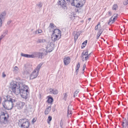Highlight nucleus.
<instances>
[{"label":"nucleus","instance_id":"nucleus-34","mask_svg":"<svg viewBox=\"0 0 128 128\" xmlns=\"http://www.w3.org/2000/svg\"><path fill=\"white\" fill-rule=\"evenodd\" d=\"M18 68L17 66H15L14 68L13 71L16 72L18 71Z\"/></svg>","mask_w":128,"mask_h":128},{"label":"nucleus","instance_id":"nucleus-28","mask_svg":"<svg viewBox=\"0 0 128 128\" xmlns=\"http://www.w3.org/2000/svg\"><path fill=\"white\" fill-rule=\"evenodd\" d=\"M87 40H85L83 43L82 44V46L83 48H84L86 45L87 43Z\"/></svg>","mask_w":128,"mask_h":128},{"label":"nucleus","instance_id":"nucleus-40","mask_svg":"<svg viewBox=\"0 0 128 128\" xmlns=\"http://www.w3.org/2000/svg\"><path fill=\"white\" fill-rule=\"evenodd\" d=\"M67 95L66 93H65L64 94V99L65 100H66V98L67 97Z\"/></svg>","mask_w":128,"mask_h":128},{"label":"nucleus","instance_id":"nucleus-7","mask_svg":"<svg viewBox=\"0 0 128 128\" xmlns=\"http://www.w3.org/2000/svg\"><path fill=\"white\" fill-rule=\"evenodd\" d=\"M6 15V12L5 11L2 12L0 15V28L2 26V22L4 20Z\"/></svg>","mask_w":128,"mask_h":128},{"label":"nucleus","instance_id":"nucleus-11","mask_svg":"<svg viewBox=\"0 0 128 128\" xmlns=\"http://www.w3.org/2000/svg\"><path fill=\"white\" fill-rule=\"evenodd\" d=\"M73 108H72L71 106L69 105L68 107V115L67 116L68 118L70 117L72 114V110Z\"/></svg>","mask_w":128,"mask_h":128},{"label":"nucleus","instance_id":"nucleus-15","mask_svg":"<svg viewBox=\"0 0 128 128\" xmlns=\"http://www.w3.org/2000/svg\"><path fill=\"white\" fill-rule=\"evenodd\" d=\"M81 32H80L78 31V32H76V33L75 32L74 33L75 34V35L74 36V40L75 41L77 40L79 36L80 35V34Z\"/></svg>","mask_w":128,"mask_h":128},{"label":"nucleus","instance_id":"nucleus-19","mask_svg":"<svg viewBox=\"0 0 128 128\" xmlns=\"http://www.w3.org/2000/svg\"><path fill=\"white\" fill-rule=\"evenodd\" d=\"M42 64H40L36 69L35 70V72H38L39 71V70L42 66Z\"/></svg>","mask_w":128,"mask_h":128},{"label":"nucleus","instance_id":"nucleus-2","mask_svg":"<svg viewBox=\"0 0 128 128\" xmlns=\"http://www.w3.org/2000/svg\"><path fill=\"white\" fill-rule=\"evenodd\" d=\"M49 28L50 32H53L51 36L52 40L54 42H55L59 39L61 36V31L59 30L56 29V27L53 23L50 24Z\"/></svg>","mask_w":128,"mask_h":128},{"label":"nucleus","instance_id":"nucleus-31","mask_svg":"<svg viewBox=\"0 0 128 128\" xmlns=\"http://www.w3.org/2000/svg\"><path fill=\"white\" fill-rule=\"evenodd\" d=\"M80 66V63H78L76 66V72H78V70Z\"/></svg>","mask_w":128,"mask_h":128},{"label":"nucleus","instance_id":"nucleus-37","mask_svg":"<svg viewBox=\"0 0 128 128\" xmlns=\"http://www.w3.org/2000/svg\"><path fill=\"white\" fill-rule=\"evenodd\" d=\"M26 58H32V54L30 55L26 54Z\"/></svg>","mask_w":128,"mask_h":128},{"label":"nucleus","instance_id":"nucleus-23","mask_svg":"<svg viewBox=\"0 0 128 128\" xmlns=\"http://www.w3.org/2000/svg\"><path fill=\"white\" fill-rule=\"evenodd\" d=\"M100 22H99L98 23V24L96 26L95 28V30H98V28H100Z\"/></svg>","mask_w":128,"mask_h":128},{"label":"nucleus","instance_id":"nucleus-41","mask_svg":"<svg viewBox=\"0 0 128 128\" xmlns=\"http://www.w3.org/2000/svg\"><path fill=\"white\" fill-rule=\"evenodd\" d=\"M26 54H24L22 53H21L20 55L21 56L26 57Z\"/></svg>","mask_w":128,"mask_h":128},{"label":"nucleus","instance_id":"nucleus-10","mask_svg":"<svg viewBox=\"0 0 128 128\" xmlns=\"http://www.w3.org/2000/svg\"><path fill=\"white\" fill-rule=\"evenodd\" d=\"M70 59L69 57L68 56L65 57L64 59V64L65 65H68L70 63Z\"/></svg>","mask_w":128,"mask_h":128},{"label":"nucleus","instance_id":"nucleus-20","mask_svg":"<svg viewBox=\"0 0 128 128\" xmlns=\"http://www.w3.org/2000/svg\"><path fill=\"white\" fill-rule=\"evenodd\" d=\"M35 56L40 58H42L43 57V54L42 53H38V56Z\"/></svg>","mask_w":128,"mask_h":128},{"label":"nucleus","instance_id":"nucleus-46","mask_svg":"<svg viewBox=\"0 0 128 128\" xmlns=\"http://www.w3.org/2000/svg\"><path fill=\"white\" fill-rule=\"evenodd\" d=\"M11 22V20H10V21H8L7 22V24H8V25Z\"/></svg>","mask_w":128,"mask_h":128},{"label":"nucleus","instance_id":"nucleus-39","mask_svg":"<svg viewBox=\"0 0 128 128\" xmlns=\"http://www.w3.org/2000/svg\"><path fill=\"white\" fill-rule=\"evenodd\" d=\"M37 118L36 117H35L32 120V123H34L35 122Z\"/></svg>","mask_w":128,"mask_h":128},{"label":"nucleus","instance_id":"nucleus-21","mask_svg":"<svg viewBox=\"0 0 128 128\" xmlns=\"http://www.w3.org/2000/svg\"><path fill=\"white\" fill-rule=\"evenodd\" d=\"M89 56H85L81 57L82 60L83 61H86L88 58Z\"/></svg>","mask_w":128,"mask_h":128},{"label":"nucleus","instance_id":"nucleus-42","mask_svg":"<svg viewBox=\"0 0 128 128\" xmlns=\"http://www.w3.org/2000/svg\"><path fill=\"white\" fill-rule=\"evenodd\" d=\"M5 36V34H2L0 36V40H1Z\"/></svg>","mask_w":128,"mask_h":128},{"label":"nucleus","instance_id":"nucleus-35","mask_svg":"<svg viewBox=\"0 0 128 128\" xmlns=\"http://www.w3.org/2000/svg\"><path fill=\"white\" fill-rule=\"evenodd\" d=\"M37 5L39 8H40L42 6V4L41 3L39 2L37 4Z\"/></svg>","mask_w":128,"mask_h":128},{"label":"nucleus","instance_id":"nucleus-36","mask_svg":"<svg viewBox=\"0 0 128 128\" xmlns=\"http://www.w3.org/2000/svg\"><path fill=\"white\" fill-rule=\"evenodd\" d=\"M38 53L36 52H34L32 54V58L36 57V56H38Z\"/></svg>","mask_w":128,"mask_h":128},{"label":"nucleus","instance_id":"nucleus-48","mask_svg":"<svg viewBox=\"0 0 128 128\" xmlns=\"http://www.w3.org/2000/svg\"><path fill=\"white\" fill-rule=\"evenodd\" d=\"M125 30L124 29H122L121 30V33L122 32L124 31Z\"/></svg>","mask_w":128,"mask_h":128},{"label":"nucleus","instance_id":"nucleus-51","mask_svg":"<svg viewBox=\"0 0 128 128\" xmlns=\"http://www.w3.org/2000/svg\"><path fill=\"white\" fill-rule=\"evenodd\" d=\"M90 75H92V73H91L90 74Z\"/></svg>","mask_w":128,"mask_h":128},{"label":"nucleus","instance_id":"nucleus-33","mask_svg":"<svg viewBox=\"0 0 128 128\" xmlns=\"http://www.w3.org/2000/svg\"><path fill=\"white\" fill-rule=\"evenodd\" d=\"M52 117L50 116H49L48 117V124H49L50 122L52 120Z\"/></svg>","mask_w":128,"mask_h":128},{"label":"nucleus","instance_id":"nucleus-49","mask_svg":"<svg viewBox=\"0 0 128 128\" xmlns=\"http://www.w3.org/2000/svg\"><path fill=\"white\" fill-rule=\"evenodd\" d=\"M127 115H128V118H127V120H128V126H127V127L128 128V113L127 114Z\"/></svg>","mask_w":128,"mask_h":128},{"label":"nucleus","instance_id":"nucleus-24","mask_svg":"<svg viewBox=\"0 0 128 128\" xmlns=\"http://www.w3.org/2000/svg\"><path fill=\"white\" fill-rule=\"evenodd\" d=\"M46 40L45 39H38L37 41L38 42L40 43V42H45Z\"/></svg>","mask_w":128,"mask_h":128},{"label":"nucleus","instance_id":"nucleus-26","mask_svg":"<svg viewBox=\"0 0 128 128\" xmlns=\"http://www.w3.org/2000/svg\"><path fill=\"white\" fill-rule=\"evenodd\" d=\"M79 92V90H77L75 91L74 93V97L75 98L77 96V94Z\"/></svg>","mask_w":128,"mask_h":128},{"label":"nucleus","instance_id":"nucleus-18","mask_svg":"<svg viewBox=\"0 0 128 128\" xmlns=\"http://www.w3.org/2000/svg\"><path fill=\"white\" fill-rule=\"evenodd\" d=\"M51 110V107L50 106L48 107L47 108H46L44 112L45 114H48L50 112Z\"/></svg>","mask_w":128,"mask_h":128},{"label":"nucleus","instance_id":"nucleus-16","mask_svg":"<svg viewBox=\"0 0 128 128\" xmlns=\"http://www.w3.org/2000/svg\"><path fill=\"white\" fill-rule=\"evenodd\" d=\"M128 121L127 122L126 119L125 118L122 124L123 127L124 128H126V127L127 124L128 125Z\"/></svg>","mask_w":128,"mask_h":128},{"label":"nucleus","instance_id":"nucleus-9","mask_svg":"<svg viewBox=\"0 0 128 128\" xmlns=\"http://www.w3.org/2000/svg\"><path fill=\"white\" fill-rule=\"evenodd\" d=\"M3 116V118H4V120L7 122L8 120V118L9 117V114L7 113H4V112L2 113V114H1L0 116Z\"/></svg>","mask_w":128,"mask_h":128},{"label":"nucleus","instance_id":"nucleus-4","mask_svg":"<svg viewBox=\"0 0 128 128\" xmlns=\"http://www.w3.org/2000/svg\"><path fill=\"white\" fill-rule=\"evenodd\" d=\"M18 124L20 128H28L29 126V122L26 119L20 120Z\"/></svg>","mask_w":128,"mask_h":128},{"label":"nucleus","instance_id":"nucleus-52","mask_svg":"<svg viewBox=\"0 0 128 128\" xmlns=\"http://www.w3.org/2000/svg\"><path fill=\"white\" fill-rule=\"evenodd\" d=\"M30 68H31V67H32V65H30Z\"/></svg>","mask_w":128,"mask_h":128},{"label":"nucleus","instance_id":"nucleus-32","mask_svg":"<svg viewBox=\"0 0 128 128\" xmlns=\"http://www.w3.org/2000/svg\"><path fill=\"white\" fill-rule=\"evenodd\" d=\"M118 16V14H114L113 16H113V21H115V19L117 17V16Z\"/></svg>","mask_w":128,"mask_h":128},{"label":"nucleus","instance_id":"nucleus-3","mask_svg":"<svg viewBox=\"0 0 128 128\" xmlns=\"http://www.w3.org/2000/svg\"><path fill=\"white\" fill-rule=\"evenodd\" d=\"M6 98V100L2 103L3 106L7 110H11L13 106L14 103L15 102V100L10 98L9 96H7Z\"/></svg>","mask_w":128,"mask_h":128},{"label":"nucleus","instance_id":"nucleus-29","mask_svg":"<svg viewBox=\"0 0 128 128\" xmlns=\"http://www.w3.org/2000/svg\"><path fill=\"white\" fill-rule=\"evenodd\" d=\"M118 8L117 5L116 4H114L112 8V10H116Z\"/></svg>","mask_w":128,"mask_h":128},{"label":"nucleus","instance_id":"nucleus-27","mask_svg":"<svg viewBox=\"0 0 128 128\" xmlns=\"http://www.w3.org/2000/svg\"><path fill=\"white\" fill-rule=\"evenodd\" d=\"M53 101V99L52 97L49 98L48 102L49 103H51Z\"/></svg>","mask_w":128,"mask_h":128},{"label":"nucleus","instance_id":"nucleus-6","mask_svg":"<svg viewBox=\"0 0 128 128\" xmlns=\"http://www.w3.org/2000/svg\"><path fill=\"white\" fill-rule=\"evenodd\" d=\"M54 44L53 42H49L46 48L47 52H50L52 51L54 49Z\"/></svg>","mask_w":128,"mask_h":128},{"label":"nucleus","instance_id":"nucleus-25","mask_svg":"<svg viewBox=\"0 0 128 128\" xmlns=\"http://www.w3.org/2000/svg\"><path fill=\"white\" fill-rule=\"evenodd\" d=\"M42 30L40 29H38L36 31V34H40L42 33Z\"/></svg>","mask_w":128,"mask_h":128},{"label":"nucleus","instance_id":"nucleus-12","mask_svg":"<svg viewBox=\"0 0 128 128\" xmlns=\"http://www.w3.org/2000/svg\"><path fill=\"white\" fill-rule=\"evenodd\" d=\"M68 0H59L58 3V4L63 7L65 6L66 2Z\"/></svg>","mask_w":128,"mask_h":128},{"label":"nucleus","instance_id":"nucleus-50","mask_svg":"<svg viewBox=\"0 0 128 128\" xmlns=\"http://www.w3.org/2000/svg\"><path fill=\"white\" fill-rule=\"evenodd\" d=\"M91 18H89L88 19V20L89 21H90V20Z\"/></svg>","mask_w":128,"mask_h":128},{"label":"nucleus","instance_id":"nucleus-30","mask_svg":"<svg viewBox=\"0 0 128 128\" xmlns=\"http://www.w3.org/2000/svg\"><path fill=\"white\" fill-rule=\"evenodd\" d=\"M113 16H112L109 20V23H111V24L113 23L115 21H113Z\"/></svg>","mask_w":128,"mask_h":128},{"label":"nucleus","instance_id":"nucleus-14","mask_svg":"<svg viewBox=\"0 0 128 128\" xmlns=\"http://www.w3.org/2000/svg\"><path fill=\"white\" fill-rule=\"evenodd\" d=\"M88 51L87 50L84 51L82 53L81 57L89 56L90 54H88Z\"/></svg>","mask_w":128,"mask_h":128},{"label":"nucleus","instance_id":"nucleus-47","mask_svg":"<svg viewBox=\"0 0 128 128\" xmlns=\"http://www.w3.org/2000/svg\"><path fill=\"white\" fill-rule=\"evenodd\" d=\"M108 13L110 16L111 15L112 13L110 12H108Z\"/></svg>","mask_w":128,"mask_h":128},{"label":"nucleus","instance_id":"nucleus-45","mask_svg":"<svg viewBox=\"0 0 128 128\" xmlns=\"http://www.w3.org/2000/svg\"><path fill=\"white\" fill-rule=\"evenodd\" d=\"M86 67V65L85 64H84L83 65V69L82 71H84V70L85 69Z\"/></svg>","mask_w":128,"mask_h":128},{"label":"nucleus","instance_id":"nucleus-5","mask_svg":"<svg viewBox=\"0 0 128 128\" xmlns=\"http://www.w3.org/2000/svg\"><path fill=\"white\" fill-rule=\"evenodd\" d=\"M84 0H73L72 2V5L77 8L82 6L84 5L83 1Z\"/></svg>","mask_w":128,"mask_h":128},{"label":"nucleus","instance_id":"nucleus-38","mask_svg":"<svg viewBox=\"0 0 128 128\" xmlns=\"http://www.w3.org/2000/svg\"><path fill=\"white\" fill-rule=\"evenodd\" d=\"M128 4V0H126L124 1L123 2V4L124 5H126Z\"/></svg>","mask_w":128,"mask_h":128},{"label":"nucleus","instance_id":"nucleus-8","mask_svg":"<svg viewBox=\"0 0 128 128\" xmlns=\"http://www.w3.org/2000/svg\"><path fill=\"white\" fill-rule=\"evenodd\" d=\"M25 105L24 102H18L16 103V106L19 109H22L23 108Z\"/></svg>","mask_w":128,"mask_h":128},{"label":"nucleus","instance_id":"nucleus-17","mask_svg":"<svg viewBox=\"0 0 128 128\" xmlns=\"http://www.w3.org/2000/svg\"><path fill=\"white\" fill-rule=\"evenodd\" d=\"M103 31V29H100L99 30V32H98L97 35L96 39H98L99 36H100L101 34L102 33Z\"/></svg>","mask_w":128,"mask_h":128},{"label":"nucleus","instance_id":"nucleus-1","mask_svg":"<svg viewBox=\"0 0 128 128\" xmlns=\"http://www.w3.org/2000/svg\"><path fill=\"white\" fill-rule=\"evenodd\" d=\"M10 88L16 95L20 94L23 98L26 99L28 96V87L27 86L23 85L20 89L19 84H17L15 82H12L10 84Z\"/></svg>","mask_w":128,"mask_h":128},{"label":"nucleus","instance_id":"nucleus-43","mask_svg":"<svg viewBox=\"0 0 128 128\" xmlns=\"http://www.w3.org/2000/svg\"><path fill=\"white\" fill-rule=\"evenodd\" d=\"M8 32V31L7 30H6L4 31L3 32V34H4V35L5 34V35H6V34H7Z\"/></svg>","mask_w":128,"mask_h":128},{"label":"nucleus","instance_id":"nucleus-44","mask_svg":"<svg viewBox=\"0 0 128 128\" xmlns=\"http://www.w3.org/2000/svg\"><path fill=\"white\" fill-rule=\"evenodd\" d=\"M6 76V74L4 73V72H2V76L3 78H4Z\"/></svg>","mask_w":128,"mask_h":128},{"label":"nucleus","instance_id":"nucleus-13","mask_svg":"<svg viewBox=\"0 0 128 128\" xmlns=\"http://www.w3.org/2000/svg\"><path fill=\"white\" fill-rule=\"evenodd\" d=\"M50 93L54 95L58 94V90L55 89H50Z\"/></svg>","mask_w":128,"mask_h":128},{"label":"nucleus","instance_id":"nucleus-22","mask_svg":"<svg viewBox=\"0 0 128 128\" xmlns=\"http://www.w3.org/2000/svg\"><path fill=\"white\" fill-rule=\"evenodd\" d=\"M38 75V72H32V76H33V77L32 78H36Z\"/></svg>","mask_w":128,"mask_h":128}]
</instances>
